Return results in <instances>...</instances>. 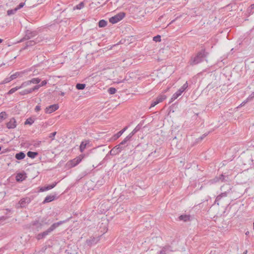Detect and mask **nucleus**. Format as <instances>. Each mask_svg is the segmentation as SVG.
Instances as JSON below:
<instances>
[{
	"label": "nucleus",
	"mask_w": 254,
	"mask_h": 254,
	"mask_svg": "<svg viewBox=\"0 0 254 254\" xmlns=\"http://www.w3.org/2000/svg\"><path fill=\"white\" fill-rule=\"evenodd\" d=\"M208 55L209 53L206 51L205 49H202L198 52L194 56L191 57L189 64L190 65L193 66L202 63L204 61L207 62L206 58Z\"/></svg>",
	"instance_id": "1"
},
{
	"label": "nucleus",
	"mask_w": 254,
	"mask_h": 254,
	"mask_svg": "<svg viewBox=\"0 0 254 254\" xmlns=\"http://www.w3.org/2000/svg\"><path fill=\"white\" fill-rule=\"evenodd\" d=\"M69 219H67L64 221H60L59 222L55 223L53 224L50 228H49L47 230L44 231L42 233H39L35 236L36 239L37 240H40L43 239H44L47 236L49 235L50 233L53 231L55 229H56L57 227H58L61 225L64 224V223L68 221Z\"/></svg>",
	"instance_id": "2"
},
{
	"label": "nucleus",
	"mask_w": 254,
	"mask_h": 254,
	"mask_svg": "<svg viewBox=\"0 0 254 254\" xmlns=\"http://www.w3.org/2000/svg\"><path fill=\"white\" fill-rule=\"evenodd\" d=\"M30 226L32 231L34 233H37L41 230L43 227V224L39 220H35L30 223Z\"/></svg>",
	"instance_id": "3"
},
{
	"label": "nucleus",
	"mask_w": 254,
	"mask_h": 254,
	"mask_svg": "<svg viewBox=\"0 0 254 254\" xmlns=\"http://www.w3.org/2000/svg\"><path fill=\"white\" fill-rule=\"evenodd\" d=\"M31 198L29 197L22 198L16 204V207L17 208L25 207L28 204L31 202Z\"/></svg>",
	"instance_id": "4"
},
{
	"label": "nucleus",
	"mask_w": 254,
	"mask_h": 254,
	"mask_svg": "<svg viewBox=\"0 0 254 254\" xmlns=\"http://www.w3.org/2000/svg\"><path fill=\"white\" fill-rule=\"evenodd\" d=\"M124 12H120L114 16L109 18V22L112 24H115L122 20L125 16Z\"/></svg>",
	"instance_id": "5"
},
{
	"label": "nucleus",
	"mask_w": 254,
	"mask_h": 254,
	"mask_svg": "<svg viewBox=\"0 0 254 254\" xmlns=\"http://www.w3.org/2000/svg\"><path fill=\"white\" fill-rule=\"evenodd\" d=\"M124 144H121V142L115 146L112 150L109 152V153L111 155H116L119 154L124 148L123 146Z\"/></svg>",
	"instance_id": "6"
},
{
	"label": "nucleus",
	"mask_w": 254,
	"mask_h": 254,
	"mask_svg": "<svg viewBox=\"0 0 254 254\" xmlns=\"http://www.w3.org/2000/svg\"><path fill=\"white\" fill-rule=\"evenodd\" d=\"M84 158L83 155H79L74 159L70 161V166L71 167H74L79 164L82 159Z\"/></svg>",
	"instance_id": "7"
},
{
	"label": "nucleus",
	"mask_w": 254,
	"mask_h": 254,
	"mask_svg": "<svg viewBox=\"0 0 254 254\" xmlns=\"http://www.w3.org/2000/svg\"><path fill=\"white\" fill-rule=\"evenodd\" d=\"M37 35V32L36 31H31L30 30H27L26 32V34L24 37L20 40L21 42L25 40H29L33 37L36 36Z\"/></svg>",
	"instance_id": "8"
},
{
	"label": "nucleus",
	"mask_w": 254,
	"mask_h": 254,
	"mask_svg": "<svg viewBox=\"0 0 254 254\" xmlns=\"http://www.w3.org/2000/svg\"><path fill=\"white\" fill-rule=\"evenodd\" d=\"M59 108L58 104H53L49 106L45 109V113L47 114H51L57 110Z\"/></svg>",
	"instance_id": "9"
},
{
	"label": "nucleus",
	"mask_w": 254,
	"mask_h": 254,
	"mask_svg": "<svg viewBox=\"0 0 254 254\" xmlns=\"http://www.w3.org/2000/svg\"><path fill=\"white\" fill-rule=\"evenodd\" d=\"M42 40L41 37H38L34 40H29L26 43V46L24 49H26L28 47L34 46L36 43H38L41 41Z\"/></svg>",
	"instance_id": "10"
},
{
	"label": "nucleus",
	"mask_w": 254,
	"mask_h": 254,
	"mask_svg": "<svg viewBox=\"0 0 254 254\" xmlns=\"http://www.w3.org/2000/svg\"><path fill=\"white\" fill-rule=\"evenodd\" d=\"M17 124L15 119L13 118L10 119V121L6 124V127L9 129H13L16 127Z\"/></svg>",
	"instance_id": "11"
},
{
	"label": "nucleus",
	"mask_w": 254,
	"mask_h": 254,
	"mask_svg": "<svg viewBox=\"0 0 254 254\" xmlns=\"http://www.w3.org/2000/svg\"><path fill=\"white\" fill-rule=\"evenodd\" d=\"M227 191L223 192L219 194L216 197L215 200V203H216L218 205H219V201L223 197H227L228 194H229L230 193H227Z\"/></svg>",
	"instance_id": "12"
},
{
	"label": "nucleus",
	"mask_w": 254,
	"mask_h": 254,
	"mask_svg": "<svg viewBox=\"0 0 254 254\" xmlns=\"http://www.w3.org/2000/svg\"><path fill=\"white\" fill-rule=\"evenodd\" d=\"M232 187L228 184H225L222 186L220 188V190L221 191L224 192L227 191V193H232Z\"/></svg>",
	"instance_id": "13"
},
{
	"label": "nucleus",
	"mask_w": 254,
	"mask_h": 254,
	"mask_svg": "<svg viewBox=\"0 0 254 254\" xmlns=\"http://www.w3.org/2000/svg\"><path fill=\"white\" fill-rule=\"evenodd\" d=\"M57 184V182H54L52 184L48 185L46 186L42 187L40 188V191L41 192H44V191L51 190V189H53L55 187H56Z\"/></svg>",
	"instance_id": "14"
},
{
	"label": "nucleus",
	"mask_w": 254,
	"mask_h": 254,
	"mask_svg": "<svg viewBox=\"0 0 254 254\" xmlns=\"http://www.w3.org/2000/svg\"><path fill=\"white\" fill-rule=\"evenodd\" d=\"M37 91L35 86H34L32 88L25 89L19 92V94L20 95H25L28 94H30L33 92Z\"/></svg>",
	"instance_id": "15"
},
{
	"label": "nucleus",
	"mask_w": 254,
	"mask_h": 254,
	"mask_svg": "<svg viewBox=\"0 0 254 254\" xmlns=\"http://www.w3.org/2000/svg\"><path fill=\"white\" fill-rule=\"evenodd\" d=\"M183 92V91L180 88L177 92L173 94L170 99L169 103L173 102L175 100L177 99L182 94Z\"/></svg>",
	"instance_id": "16"
},
{
	"label": "nucleus",
	"mask_w": 254,
	"mask_h": 254,
	"mask_svg": "<svg viewBox=\"0 0 254 254\" xmlns=\"http://www.w3.org/2000/svg\"><path fill=\"white\" fill-rule=\"evenodd\" d=\"M26 178V174L25 172L18 173L16 176V180L17 182H22L24 181Z\"/></svg>",
	"instance_id": "17"
},
{
	"label": "nucleus",
	"mask_w": 254,
	"mask_h": 254,
	"mask_svg": "<svg viewBox=\"0 0 254 254\" xmlns=\"http://www.w3.org/2000/svg\"><path fill=\"white\" fill-rule=\"evenodd\" d=\"M172 251V247L170 246H165L163 247L162 250L159 252V254H168L169 252Z\"/></svg>",
	"instance_id": "18"
},
{
	"label": "nucleus",
	"mask_w": 254,
	"mask_h": 254,
	"mask_svg": "<svg viewBox=\"0 0 254 254\" xmlns=\"http://www.w3.org/2000/svg\"><path fill=\"white\" fill-rule=\"evenodd\" d=\"M55 199V195H47L44 199L43 201V203H46L48 202H51L53 201Z\"/></svg>",
	"instance_id": "19"
},
{
	"label": "nucleus",
	"mask_w": 254,
	"mask_h": 254,
	"mask_svg": "<svg viewBox=\"0 0 254 254\" xmlns=\"http://www.w3.org/2000/svg\"><path fill=\"white\" fill-rule=\"evenodd\" d=\"M86 243L87 245L91 246L94 244H96V239L94 237L90 238L86 241Z\"/></svg>",
	"instance_id": "20"
},
{
	"label": "nucleus",
	"mask_w": 254,
	"mask_h": 254,
	"mask_svg": "<svg viewBox=\"0 0 254 254\" xmlns=\"http://www.w3.org/2000/svg\"><path fill=\"white\" fill-rule=\"evenodd\" d=\"M219 181L221 182H228L229 181V177L228 176H225L223 174H221L218 176Z\"/></svg>",
	"instance_id": "21"
},
{
	"label": "nucleus",
	"mask_w": 254,
	"mask_h": 254,
	"mask_svg": "<svg viewBox=\"0 0 254 254\" xmlns=\"http://www.w3.org/2000/svg\"><path fill=\"white\" fill-rule=\"evenodd\" d=\"M15 158L17 160H22L25 157V154L23 152H20L15 154Z\"/></svg>",
	"instance_id": "22"
},
{
	"label": "nucleus",
	"mask_w": 254,
	"mask_h": 254,
	"mask_svg": "<svg viewBox=\"0 0 254 254\" xmlns=\"http://www.w3.org/2000/svg\"><path fill=\"white\" fill-rule=\"evenodd\" d=\"M40 83L37 85H36L35 86L37 91L39 89V88L42 86H45L47 84V81L46 80H43L42 82H40Z\"/></svg>",
	"instance_id": "23"
},
{
	"label": "nucleus",
	"mask_w": 254,
	"mask_h": 254,
	"mask_svg": "<svg viewBox=\"0 0 254 254\" xmlns=\"http://www.w3.org/2000/svg\"><path fill=\"white\" fill-rule=\"evenodd\" d=\"M27 154L29 158L34 159L38 155V153L36 152L28 151Z\"/></svg>",
	"instance_id": "24"
},
{
	"label": "nucleus",
	"mask_w": 254,
	"mask_h": 254,
	"mask_svg": "<svg viewBox=\"0 0 254 254\" xmlns=\"http://www.w3.org/2000/svg\"><path fill=\"white\" fill-rule=\"evenodd\" d=\"M35 122V119L30 117L26 119L24 123V125H29L30 126L32 125Z\"/></svg>",
	"instance_id": "25"
},
{
	"label": "nucleus",
	"mask_w": 254,
	"mask_h": 254,
	"mask_svg": "<svg viewBox=\"0 0 254 254\" xmlns=\"http://www.w3.org/2000/svg\"><path fill=\"white\" fill-rule=\"evenodd\" d=\"M179 219L180 220L184 221L186 222L190 219V216L187 215H182L179 216Z\"/></svg>",
	"instance_id": "26"
},
{
	"label": "nucleus",
	"mask_w": 254,
	"mask_h": 254,
	"mask_svg": "<svg viewBox=\"0 0 254 254\" xmlns=\"http://www.w3.org/2000/svg\"><path fill=\"white\" fill-rule=\"evenodd\" d=\"M132 137L130 134H129L121 142V144L125 145L127 142L130 140L131 137Z\"/></svg>",
	"instance_id": "27"
},
{
	"label": "nucleus",
	"mask_w": 254,
	"mask_h": 254,
	"mask_svg": "<svg viewBox=\"0 0 254 254\" xmlns=\"http://www.w3.org/2000/svg\"><path fill=\"white\" fill-rule=\"evenodd\" d=\"M31 82L32 84H39V83L41 82V79L38 77L37 78H33L30 79Z\"/></svg>",
	"instance_id": "28"
},
{
	"label": "nucleus",
	"mask_w": 254,
	"mask_h": 254,
	"mask_svg": "<svg viewBox=\"0 0 254 254\" xmlns=\"http://www.w3.org/2000/svg\"><path fill=\"white\" fill-rule=\"evenodd\" d=\"M166 98V96L164 94H161L156 98V100L159 103L162 102Z\"/></svg>",
	"instance_id": "29"
},
{
	"label": "nucleus",
	"mask_w": 254,
	"mask_h": 254,
	"mask_svg": "<svg viewBox=\"0 0 254 254\" xmlns=\"http://www.w3.org/2000/svg\"><path fill=\"white\" fill-rule=\"evenodd\" d=\"M107 25V21L102 19L99 21L98 26L99 27H104Z\"/></svg>",
	"instance_id": "30"
},
{
	"label": "nucleus",
	"mask_w": 254,
	"mask_h": 254,
	"mask_svg": "<svg viewBox=\"0 0 254 254\" xmlns=\"http://www.w3.org/2000/svg\"><path fill=\"white\" fill-rule=\"evenodd\" d=\"M254 98V92H253L249 96V97L247 98V99H246V101H244L242 104H241V105H242V104L244 105L246 103L248 102V101H251L252 100L253 98Z\"/></svg>",
	"instance_id": "31"
},
{
	"label": "nucleus",
	"mask_w": 254,
	"mask_h": 254,
	"mask_svg": "<svg viewBox=\"0 0 254 254\" xmlns=\"http://www.w3.org/2000/svg\"><path fill=\"white\" fill-rule=\"evenodd\" d=\"M87 143L82 141L79 146L80 151L83 152L86 147Z\"/></svg>",
	"instance_id": "32"
},
{
	"label": "nucleus",
	"mask_w": 254,
	"mask_h": 254,
	"mask_svg": "<svg viewBox=\"0 0 254 254\" xmlns=\"http://www.w3.org/2000/svg\"><path fill=\"white\" fill-rule=\"evenodd\" d=\"M17 9H16V8H14L11 9H8L7 11V14L8 16L11 15L12 14H15L17 12Z\"/></svg>",
	"instance_id": "33"
},
{
	"label": "nucleus",
	"mask_w": 254,
	"mask_h": 254,
	"mask_svg": "<svg viewBox=\"0 0 254 254\" xmlns=\"http://www.w3.org/2000/svg\"><path fill=\"white\" fill-rule=\"evenodd\" d=\"M84 6V2H80L79 4L76 5L75 7H74V9H81L83 8Z\"/></svg>",
	"instance_id": "34"
},
{
	"label": "nucleus",
	"mask_w": 254,
	"mask_h": 254,
	"mask_svg": "<svg viewBox=\"0 0 254 254\" xmlns=\"http://www.w3.org/2000/svg\"><path fill=\"white\" fill-rule=\"evenodd\" d=\"M254 12V4L251 5V6L247 9V12L249 14H252Z\"/></svg>",
	"instance_id": "35"
},
{
	"label": "nucleus",
	"mask_w": 254,
	"mask_h": 254,
	"mask_svg": "<svg viewBox=\"0 0 254 254\" xmlns=\"http://www.w3.org/2000/svg\"><path fill=\"white\" fill-rule=\"evenodd\" d=\"M85 84L83 83H77L76 85V88L78 90H83L85 87Z\"/></svg>",
	"instance_id": "36"
},
{
	"label": "nucleus",
	"mask_w": 254,
	"mask_h": 254,
	"mask_svg": "<svg viewBox=\"0 0 254 254\" xmlns=\"http://www.w3.org/2000/svg\"><path fill=\"white\" fill-rule=\"evenodd\" d=\"M144 121H142L141 122H140V123L138 124L136 126V127L134 128V129H135V130H137V131H138L139 130H140L142 127V126L144 124Z\"/></svg>",
	"instance_id": "37"
},
{
	"label": "nucleus",
	"mask_w": 254,
	"mask_h": 254,
	"mask_svg": "<svg viewBox=\"0 0 254 254\" xmlns=\"http://www.w3.org/2000/svg\"><path fill=\"white\" fill-rule=\"evenodd\" d=\"M219 182H220L219 181V177H218V176H216L214 179L210 180L209 181V183L210 184H213Z\"/></svg>",
	"instance_id": "38"
},
{
	"label": "nucleus",
	"mask_w": 254,
	"mask_h": 254,
	"mask_svg": "<svg viewBox=\"0 0 254 254\" xmlns=\"http://www.w3.org/2000/svg\"><path fill=\"white\" fill-rule=\"evenodd\" d=\"M18 89H19V87L18 86L12 88L7 92V94H12Z\"/></svg>",
	"instance_id": "39"
},
{
	"label": "nucleus",
	"mask_w": 254,
	"mask_h": 254,
	"mask_svg": "<svg viewBox=\"0 0 254 254\" xmlns=\"http://www.w3.org/2000/svg\"><path fill=\"white\" fill-rule=\"evenodd\" d=\"M117 91V90L114 87H110L108 89V92L110 94H114Z\"/></svg>",
	"instance_id": "40"
},
{
	"label": "nucleus",
	"mask_w": 254,
	"mask_h": 254,
	"mask_svg": "<svg viewBox=\"0 0 254 254\" xmlns=\"http://www.w3.org/2000/svg\"><path fill=\"white\" fill-rule=\"evenodd\" d=\"M20 75V72H16L14 74L10 75L11 79H12V80H13V79H15L16 78H17L18 76H19Z\"/></svg>",
	"instance_id": "41"
},
{
	"label": "nucleus",
	"mask_w": 254,
	"mask_h": 254,
	"mask_svg": "<svg viewBox=\"0 0 254 254\" xmlns=\"http://www.w3.org/2000/svg\"><path fill=\"white\" fill-rule=\"evenodd\" d=\"M12 80V79H11V77L10 76L8 77H7V78H5L3 81L2 82H1V84H5V83H8L10 81H11Z\"/></svg>",
	"instance_id": "42"
},
{
	"label": "nucleus",
	"mask_w": 254,
	"mask_h": 254,
	"mask_svg": "<svg viewBox=\"0 0 254 254\" xmlns=\"http://www.w3.org/2000/svg\"><path fill=\"white\" fill-rule=\"evenodd\" d=\"M161 40V36L160 35H157L153 37V41L155 42H160Z\"/></svg>",
	"instance_id": "43"
},
{
	"label": "nucleus",
	"mask_w": 254,
	"mask_h": 254,
	"mask_svg": "<svg viewBox=\"0 0 254 254\" xmlns=\"http://www.w3.org/2000/svg\"><path fill=\"white\" fill-rule=\"evenodd\" d=\"M188 82L187 81L181 88L180 89L183 91L184 92L185 90L188 88Z\"/></svg>",
	"instance_id": "44"
},
{
	"label": "nucleus",
	"mask_w": 254,
	"mask_h": 254,
	"mask_svg": "<svg viewBox=\"0 0 254 254\" xmlns=\"http://www.w3.org/2000/svg\"><path fill=\"white\" fill-rule=\"evenodd\" d=\"M56 133H57L56 131L51 133L49 135V137L51 138L52 140H54L55 139V136Z\"/></svg>",
	"instance_id": "45"
},
{
	"label": "nucleus",
	"mask_w": 254,
	"mask_h": 254,
	"mask_svg": "<svg viewBox=\"0 0 254 254\" xmlns=\"http://www.w3.org/2000/svg\"><path fill=\"white\" fill-rule=\"evenodd\" d=\"M159 103V102L156 99H155L152 101L150 107H153Z\"/></svg>",
	"instance_id": "46"
},
{
	"label": "nucleus",
	"mask_w": 254,
	"mask_h": 254,
	"mask_svg": "<svg viewBox=\"0 0 254 254\" xmlns=\"http://www.w3.org/2000/svg\"><path fill=\"white\" fill-rule=\"evenodd\" d=\"M25 5V2H21L17 5L15 8L17 9V10L21 8Z\"/></svg>",
	"instance_id": "47"
},
{
	"label": "nucleus",
	"mask_w": 254,
	"mask_h": 254,
	"mask_svg": "<svg viewBox=\"0 0 254 254\" xmlns=\"http://www.w3.org/2000/svg\"><path fill=\"white\" fill-rule=\"evenodd\" d=\"M120 136V135L118 132L112 136V139L115 140L119 138Z\"/></svg>",
	"instance_id": "48"
},
{
	"label": "nucleus",
	"mask_w": 254,
	"mask_h": 254,
	"mask_svg": "<svg viewBox=\"0 0 254 254\" xmlns=\"http://www.w3.org/2000/svg\"><path fill=\"white\" fill-rule=\"evenodd\" d=\"M4 116H6V113L5 112H1L0 113V121L5 118Z\"/></svg>",
	"instance_id": "49"
},
{
	"label": "nucleus",
	"mask_w": 254,
	"mask_h": 254,
	"mask_svg": "<svg viewBox=\"0 0 254 254\" xmlns=\"http://www.w3.org/2000/svg\"><path fill=\"white\" fill-rule=\"evenodd\" d=\"M19 87V89H21V88H24V87H27L26 86V84L25 83V81L23 82L21 84V85L19 86H18Z\"/></svg>",
	"instance_id": "50"
},
{
	"label": "nucleus",
	"mask_w": 254,
	"mask_h": 254,
	"mask_svg": "<svg viewBox=\"0 0 254 254\" xmlns=\"http://www.w3.org/2000/svg\"><path fill=\"white\" fill-rule=\"evenodd\" d=\"M41 110V106L39 105H37L35 108V111L38 112Z\"/></svg>",
	"instance_id": "51"
},
{
	"label": "nucleus",
	"mask_w": 254,
	"mask_h": 254,
	"mask_svg": "<svg viewBox=\"0 0 254 254\" xmlns=\"http://www.w3.org/2000/svg\"><path fill=\"white\" fill-rule=\"evenodd\" d=\"M7 218V217L6 216H0V222L1 221H5V220H6Z\"/></svg>",
	"instance_id": "52"
},
{
	"label": "nucleus",
	"mask_w": 254,
	"mask_h": 254,
	"mask_svg": "<svg viewBox=\"0 0 254 254\" xmlns=\"http://www.w3.org/2000/svg\"><path fill=\"white\" fill-rule=\"evenodd\" d=\"M137 130H135V129H133V130L129 133L131 135L133 136L134 134H135L137 132Z\"/></svg>",
	"instance_id": "53"
},
{
	"label": "nucleus",
	"mask_w": 254,
	"mask_h": 254,
	"mask_svg": "<svg viewBox=\"0 0 254 254\" xmlns=\"http://www.w3.org/2000/svg\"><path fill=\"white\" fill-rule=\"evenodd\" d=\"M209 132L207 133H204L200 137V140H202L205 137H206L208 134Z\"/></svg>",
	"instance_id": "54"
},
{
	"label": "nucleus",
	"mask_w": 254,
	"mask_h": 254,
	"mask_svg": "<svg viewBox=\"0 0 254 254\" xmlns=\"http://www.w3.org/2000/svg\"><path fill=\"white\" fill-rule=\"evenodd\" d=\"M25 83L26 84V86H28L30 85L31 84H32L31 82V80H30L26 81Z\"/></svg>",
	"instance_id": "55"
},
{
	"label": "nucleus",
	"mask_w": 254,
	"mask_h": 254,
	"mask_svg": "<svg viewBox=\"0 0 254 254\" xmlns=\"http://www.w3.org/2000/svg\"><path fill=\"white\" fill-rule=\"evenodd\" d=\"M25 83L26 84V86H28L30 85L31 84H32L31 82V80H30L26 81Z\"/></svg>",
	"instance_id": "56"
},
{
	"label": "nucleus",
	"mask_w": 254,
	"mask_h": 254,
	"mask_svg": "<svg viewBox=\"0 0 254 254\" xmlns=\"http://www.w3.org/2000/svg\"><path fill=\"white\" fill-rule=\"evenodd\" d=\"M127 128V127H125L123 129H122L121 130L124 132Z\"/></svg>",
	"instance_id": "57"
},
{
	"label": "nucleus",
	"mask_w": 254,
	"mask_h": 254,
	"mask_svg": "<svg viewBox=\"0 0 254 254\" xmlns=\"http://www.w3.org/2000/svg\"><path fill=\"white\" fill-rule=\"evenodd\" d=\"M64 94H65V93H64V92H61V93H60V95L61 96H64Z\"/></svg>",
	"instance_id": "58"
},
{
	"label": "nucleus",
	"mask_w": 254,
	"mask_h": 254,
	"mask_svg": "<svg viewBox=\"0 0 254 254\" xmlns=\"http://www.w3.org/2000/svg\"><path fill=\"white\" fill-rule=\"evenodd\" d=\"M123 133L124 132L122 130H120V131L118 132V133L120 135V136H121Z\"/></svg>",
	"instance_id": "59"
},
{
	"label": "nucleus",
	"mask_w": 254,
	"mask_h": 254,
	"mask_svg": "<svg viewBox=\"0 0 254 254\" xmlns=\"http://www.w3.org/2000/svg\"><path fill=\"white\" fill-rule=\"evenodd\" d=\"M247 253H248V251H247V250H246L245 252H244V253H243V254H247Z\"/></svg>",
	"instance_id": "60"
},
{
	"label": "nucleus",
	"mask_w": 254,
	"mask_h": 254,
	"mask_svg": "<svg viewBox=\"0 0 254 254\" xmlns=\"http://www.w3.org/2000/svg\"><path fill=\"white\" fill-rule=\"evenodd\" d=\"M41 141H38V144H38V145H40V144H41Z\"/></svg>",
	"instance_id": "61"
},
{
	"label": "nucleus",
	"mask_w": 254,
	"mask_h": 254,
	"mask_svg": "<svg viewBox=\"0 0 254 254\" xmlns=\"http://www.w3.org/2000/svg\"><path fill=\"white\" fill-rule=\"evenodd\" d=\"M249 232H248V231L246 233V235H249Z\"/></svg>",
	"instance_id": "62"
},
{
	"label": "nucleus",
	"mask_w": 254,
	"mask_h": 254,
	"mask_svg": "<svg viewBox=\"0 0 254 254\" xmlns=\"http://www.w3.org/2000/svg\"><path fill=\"white\" fill-rule=\"evenodd\" d=\"M2 42V40L0 38V43H1Z\"/></svg>",
	"instance_id": "63"
},
{
	"label": "nucleus",
	"mask_w": 254,
	"mask_h": 254,
	"mask_svg": "<svg viewBox=\"0 0 254 254\" xmlns=\"http://www.w3.org/2000/svg\"><path fill=\"white\" fill-rule=\"evenodd\" d=\"M253 225H254V227H253V229L254 230V223H253Z\"/></svg>",
	"instance_id": "64"
}]
</instances>
